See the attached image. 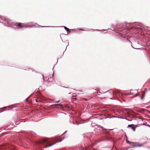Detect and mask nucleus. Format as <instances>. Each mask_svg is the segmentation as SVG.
I'll return each instance as SVG.
<instances>
[{
  "instance_id": "19",
  "label": "nucleus",
  "mask_w": 150,
  "mask_h": 150,
  "mask_svg": "<svg viewBox=\"0 0 150 150\" xmlns=\"http://www.w3.org/2000/svg\"><path fill=\"white\" fill-rule=\"evenodd\" d=\"M147 125V126L149 127H150V125Z\"/></svg>"
},
{
  "instance_id": "17",
  "label": "nucleus",
  "mask_w": 150,
  "mask_h": 150,
  "mask_svg": "<svg viewBox=\"0 0 150 150\" xmlns=\"http://www.w3.org/2000/svg\"><path fill=\"white\" fill-rule=\"evenodd\" d=\"M143 96H144L141 97V98H142V99H143Z\"/></svg>"
},
{
  "instance_id": "20",
  "label": "nucleus",
  "mask_w": 150,
  "mask_h": 150,
  "mask_svg": "<svg viewBox=\"0 0 150 150\" xmlns=\"http://www.w3.org/2000/svg\"><path fill=\"white\" fill-rule=\"evenodd\" d=\"M68 93L69 94H70V93H71V92H68Z\"/></svg>"
},
{
  "instance_id": "21",
  "label": "nucleus",
  "mask_w": 150,
  "mask_h": 150,
  "mask_svg": "<svg viewBox=\"0 0 150 150\" xmlns=\"http://www.w3.org/2000/svg\"><path fill=\"white\" fill-rule=\"evenodd\" d=\"M138 146H141V145H138Z\"/></svg>"
},
{
  "instance_id": "27",
  "label": "nucleus",
  "mask_w": 150,
  "mask_h": 150,
  "mask_svg": "<svg viewBox=\"0 0 150 150\" xmlns=\"http://www.w3.org/2000/svg\"><path fill=\"white\" fill-rule=\"evenodd\" d=\"M81 122H80V123H81ZM82 123H83V122H82Z\"/></svg>"
},
{
  "instance_id": "13",
  "label": "nucleus",
  "mask_w": 150,
  "mask_h": 150,
  "mask_svg": "<svg viewBox=\"0 0 150 150\" xmlns=\"http://www.w3.org/2000/svg\"><path fill=\"white\" fill-rule=\"evenodd\" d=\"M74 124H76L77 125H78L79 123V122H73Z\"/></svg>"
},
{
  "instance_id": "4",
  "label": "nucleus",
  "mask_w": 150,
  "mask_h": 150,
  "mask_svg": "<svg viewBox=\"0 0 150 150\" xmlns=\"http://www.w3.org/2000/svg\"><path fill=\"white\" fill-rule=\"evenodd\" d=\"M126 142L127 143L129 144L130 145H132L134 146H135V145H134L135 143L134 142H130L128 141L127 140H126Z\"/></svg>"
},
{
  "instance_id": "8",
  "label": "nucleus",
  "mask_w": 150,
  "mask_h": 150,
  "mask_svg": "<svg viewBox=\"0 0 150 150\" xmlns=\"http://www.w3.org/2000/svg\"><path fill=\"white\" fill-rule=\"evenodd\" d=\"M56 143H54V144H51L48 145H47V146H45V148H46V147H49V146H50L52 145H54V144H55Z\"/></svg>"
},
{
  "instance_id": "15",
  "label": "nucleus",
  "mask_w": 150,
  "mask_h": 150,
  "mask_svg": "<svg viewBox=\"0 0 150 150\" xmlns=\"http://www.w3.org/2000/svg\"><path fill=\"white\" fill-rule=\"evenodd\" d=\"M139 95V94L138 93H137V94H136L135 96V97H136V96H138Z\"/></svg>"
},
{
  "instance_id": "22",
  "label": "nucleus",
  "mask_w": 150,
  "mask_h": 150,
  "mask_svg": "<svg viewBox=\"0 0 150 150\" xmlns=\"http://www.w3.org/2000/svg\"><path fill=\"white\" fill-rule=\"evenodd\" d=\"M142 125H146L144 123Z\"/></svg>"
},
{
  "instance_id": "24",
  "label": "nucleus",
  "mask_w": 150,
  "mask_h": 150,
  "mask_svg": "<svg viewBox=\"0 0 150 150\" xmlns=\"http://www.w3.org/2000/svg\"><path fill=\"white\" fill-rule=\"evenodd\" d=\"M59 101H58L57 102V103H58Z\"/></svg>"
},
{
  "instance_id": "2",
  "label": "nucleus",
  "mask_w": 150,
  "mask_h": 150,
  "mask_svg": "<svg viewBox=\"0 0 150 150\" xmlns=\"http://www.w3.org/2000/svg\"><path fill=\"white\" fill-rule=\"evenodd\" d=\"M17 27L18 28H21L24 27H26V25L24 23H16Z\"/></svg>"
},
{
  "instance_id": "1",
  "label": "nucleus",
  "mask_w": 150,
  "mask_h": 150,
  "mask_svg": "<svg viewBox=\"0 0 150 150\" xmlns=\"http://www.w3.org/2000/svg\"><path fill=\"white\" fill-rule=\"evenodd\" d=\"M121 112L123 115H126L127 116H130L132 115V113H133L134 112L128 108H122L121 109Z\"/></svg>"
},
{
  "instance_id": "5",
  "label": "nucleus",
  "mask_w": 150,
  "mask_h": 150,
  "mask_svg": "<svg viewBox=\"0 0 150 150\" xmlns=\"http://www.w3.org/2000/svg\"><path fill=\"white\" fill-rule=\"evenodd\" d=\"M109 93L111 94L112 95H113L114 93V91L112 90H110L109 91H107L106 92H105V93Z\"/></svg>"
},
{
  "instance_id": "23",
  "label": "nucleus",
  "mask_w": 150,
  "mask_h": 150,
  "mask_svg": "<svg viewBox=\"0 0 150 150\" xmlns=\"http://www.w3.org/2000/svg\"><path fill=\"white\" fill-rule=\"evenodd\" d=\"M50 79H52V78L51 77H50Z\"/></svg>"
},
{
  "instance_id": "18",
  "label": "nucleus",
  "mask_w": 150,
  "mask_h": 150,
  "mask_svg": "<svg viewBox=\"0 0 150 150\" xmlns=\"http://www.w3.org/2000/svg\"><path fill=\"white\" fill-rule=\"evenodd\" d=\"M36 102H38V100L37 99L36 100Z\"/></svg>"
},
{
  "instance_id": "16",
  "label": "nucleus",
  "mask_w": 150,
  "mask_h": 150,
  "mask_svg": "<svg viewBox=\"0 0 150 150\" xmlns=\"http://www.w3.org/2000/svg\"><path fill=\"white\" fill-rule=\"evenodd\" d=\"M62 139H59V142H61L62 141Z\"/></svg>"
},
{
  "instance_id": "10",
  "label": "nucleus",
  "mask_w": 150,
  "mask_h": 150,
  "mask_svg": "<svg viewBox=\"0 0 150 150\" xmlns=\"http://www.w3.org/2000/svg\"><path fill=\"white\" fill-rule=\"evenodd\" d=\"M117 94L119 93H120V90H117L115 91V92Z\"/></svg>"
},
{
  "instance_id": "6",
  "label": "nucleus",
  "mask_w": 150,
  "mask_h": 150,
  "mask_svg": "<svg viewBox=\"0 0 150 150\" xmlns=\"http://www.w3.org/2000/svg\"><path fill=\"white\" fill-rule=\"evenodd\" d=\"M145 111H146L147 112H149V111L148 110H146V109H141L140 110H139V112H145Z\"/></svg>"
},
{
  "instance_id": "9",
  "label": "nucleus",
  "mask_w": 150,
  "mask_h": 150,
  "mask_svg": "<svg viewBox=\"0 0 150 150\" xmlns=\"http://www.w3.org/2000/svg\"><path fill=\"white\" fill-rule=\"evenodd\" d=\"M64 28L65 29V30H66L67 32H68V31L70 32L69 30V28H67V27H64Z\"/></svg>"
},
{
  "instance_id": "14",
  "label": "nucleus",
  "mask_w": 150,
  "mask_h": 150,
  "mask_svg": "<svg viewBox=\"0 0 150 150\" xmlns=\"http://www.w3.org/2000/svg\"><path fill=\"white\" fill-rule=\"evenodd\" d=\"M130 94H131L129 93H125V94H124V95H129Z\"/></svg>"
},
{
  "instance_id": "12",
  "label": "nucleus",
  "mask_w": 150,
  "mask_h": 150,
  "mask_svg": "<svg viewBox=\"0 0 150 150\" xmlns=\"http://www.w3.org/2000/svg\"><path fill=\"white\" fill-rule=\"evenodd\" d=\"M134 125H128V127H131L132 128V127H133V126Z\"/></svg>"
},
{
  "instance_id": "26",
  "label": "nucleus",
  "mask_w": 150,
  "mask_h": 150,
  "mask_svg": "<svg viewBox=\"0 0 150 150\" xmlns=\"http://www.w3.org/2000/svg\"><path fill=\"white\" fill-rule=\"evenodd\" d=\"M113 129H110V130H112Z\"/></svg>"
},
{
  "instance_id": "11",
  "label": "nucleus",
  "mask_w": 150,
  "mask_h": 150,
  "mask_svg": "<svg viewBox=\"0 0 150 150\" xmlns=\"http://www.w3.org/2000/svg\"><path fill=\"white\" fill-rule=\"evenodd\" d=\"M136 127H132V129L133 131H135V130Z\"/></svg>"
},
{
  "instance_id": "7",
  "label": "nucleus",
  "mask_w": 150,
  "mask_h": 150,
  "mask_svg": "<svg viewBox=\"0 0 150 150\" xmlns=\"http://www.w3.org/2000/svg\"><path fill=\"white\" fill-rule=\"evenodd\" d=\"M52 106H53V107H57L59 106H61L62 107V105H60V104H54V105H53Z\"/></svg>"
},
{
  "instance_id": "25",
  "label": "nucleus",
  "mask_w": 150,
  "mask_h": 150,
  "mask_svg": "<svg viewBox=\"0 0 150 150\" xmlns=\"http://www.w3.org/2000/svg\"><path fill=\"white\" fill-rule=\"evenodd\" d=\"M129 121H131V120H129Z\"/></svg>"
},
{
  "instance_id": "3",
  "label": "nucleus",
  "mask_w": 150,
  "mask_h": 150,
  "mask_svg": "<svg viewBox=\"0 0 150 150\" xmlns=\"http://www.w3.org/2000/svg\"><path fill=\"white\" fill-rule=\"evenodd\" d=\"M50 141V139H49L46 138L43 139L42 142H41L40 143L43 144L44 143H48L49 142V141Z\"/></svg>"
}]
</instances>
